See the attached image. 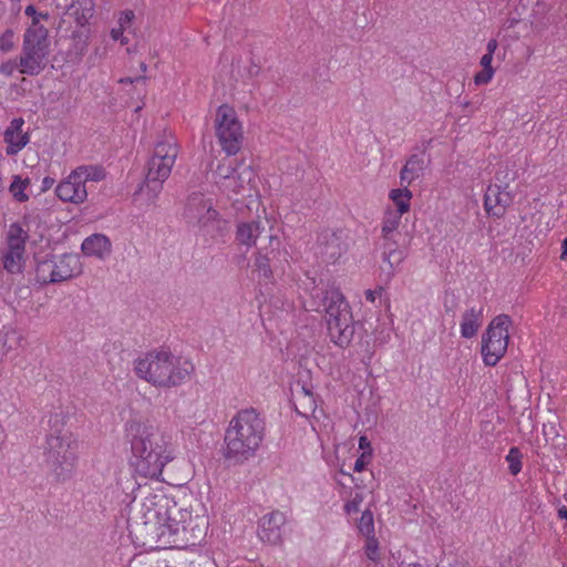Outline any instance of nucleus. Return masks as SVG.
I'll return each mask as SVG.
<instances>
[{
	"mask_svg": "<svg viewBox=\"0 0 567 567\" xmlns=\"http://www.w3.org/2000/svg\"><path fill=\"white\" fill-rule=\"evenodd\" d=\"M126 439L131 444V465L144 478L159 480L165 464L174 458L167 451L168 442L152 425L131 420L125 424Z\"/></svg>",
	"mask_w": 567,
	"mask_h": 567,
	"instance_id": "obj_1",
	"label": "nucleus"
},
{
	"mask_svg": "<svg viewBox=\"0 0 567 567\" xmlns=\"http://www.w3.org/2000/svg\"><path fill=\"white\" fill-rule=\"evenodd\" d=\"M265 436V420L257 410L244 409L230 420L224 436L223 456L229 466L241 465L256 455Z\"/></svg>",
	"mask_w": 567,
	"mask_h": 567,
	"instance_id": "obj_2",
	"label": "nucleus"
},
{
	"mask_svg": "<svg viewBox=\"0 0 567 567\" xmlns=\"http://www.w3.org/2000/svg\"><path fill=\"white\" fill-rule=\"evenodd\" d=\"M321 306L330 341L340 349L348 348L355 333V322L343 293L338 288L322 290Z\"/></svg>",
	"mask_w": 567,
	"mask_h": 567,
	"instance_id": "obj_3",
	"label": "nucleus"
},
{
	"mask_svg": "<svg viewBox=\"0 0 567 567\" xmlns=\"http://www.w3.org/2000/svg\"><path fill=\"white\" fill-rule=\"evenodd\" d=\"M49 30L34 18L23 34L20 73L37 76L44 71L50 55Z\"/></svg>",
	"mask_w": 567,
	"mask_h": 567,
	"instance_id": "obj_4",
	"label": "nucleus"
},
{
	"mask_svg": "<svg viewBox=\"0 0 567 567\" xmlns=\"http://www.w3.org/2000/svg\"><path fill=\"white\" fill-rule=\"evenodd\" d=\"M174 357L165 350L146 353L135 361V373L156 386L175 385Z\"/></svg>",
	"mask_w": 567,
	"mask_h": 567,
	"instance_id": "obj_5",
	"label": "nucleus"
},
{
	"mask_svg": "<svg viewBox=\"0 0 567 567\" xmlns=\"http://www.w3.org/2000/svg\"><path fill=\"white\" fill-rule=\"evenodd\" d=\"M512 319L508 315L496 316L482 336L481 353L487 367H495L506 353L508 347V327Z\"/></svg>",
	"mask_w": 567,
	"mask_h": 567,
	"instance_id": "obj_6",
	"label": "nucleus"
},
{
	"mask_svg": "<svg viewBox=\"0 0 567 567\" xmlns=\"http://www.w3.org/2000/svg\"><path fill=\"white\" fill-rule=\"evenodd\" d=\"M216 135L221 150L228 155H235L243 145V127L234 107L221 104L216 112Z\"/></svg>",
	"mask_w": 567,
	"mask_h": 567,
	"instance_id": "obj_7",
	"label": "nucleus"
},
{
	"mask_svg": "<svg viewBox=\"0 0 567 567\" xmlns=\"http://www.w3.org/2000/svg\"><path fill=\"white\" fill-rule=\"evenodd\" d=\"M179 523H183L182 540L184 542V545H179V551L187 553L189 549L190 554L196 557L189 559L185 558V561L188 563L189 567L199 566L200 561L206 558L205 555L199 553L198 546L206 536L208 522L204 516L196 515L195 517H192L187 511H181Z\"/></svg>",
	"mask_w": 567,
	"mask_h": 567,
	"instance_id": "obj_8",
	"label": "nucleus"
},
{
	"mask_svg": "<svg viewBox=\"0 0 567 567\" xmlns=\"http://www.w3.org/2000/svg\"><path fill=\"white\" fill-rule=\"evenodd\" d=\"M177 157V150L166 143H157L152 157L147 163V174L145 178L146 187L156 193L162 183L169 176L172 167Z\"/></svg>",
	"mask_w": 567,
	"mask_h": 567,
	"instance_id": "obj_9",
	"label": "nucleus"
},
{
	"mask_svg": "<svg viewBox=\"0 0 567 567\" xmlns=\"http://www.w3.org/2000/svg\"><path fill=\"white\" fill-rule=\"evenodd\" d=\"M193 207L197 208L198 225L205 235L212 238L225 236L228 228L227 220L221 218L220 214L213 208L212 204L206 203L202 195L193 194V196L188 198L185 208L186 218L192 217Z\"/></svg>",
	"mask_w": 567,
	"mask_h": 567,
	"instance_id": "obj_10",
	"label": "nucleus"
},
{
	"mask_svg": "<svg viewBox=\"0 0 567 567\" xmlns=\"http://www.w3.org/2000/svg\"><path fill=\"white\" fill-rule=\"evenodd\" d=\"M50 433L47 435V445L44 451V461L47 466L56 461L61 454L76 451V441L72 434L63 431L64 416L62 414H52L49 419Z\"/></svg>",
	"mask_w": 567,
	"mask_h": 567,
	"instance_id": "obj_11",
	"label": "nucleus"
},
{
	"mask_svg": "<svg viewBox=\"0 0 567 567\" xmlns=\"http://www.w3.org/2000/svg\"><path fill=\"white\" fill-rule=\"evenodd\" d=\"M157 518L159 523L157 534L158 549H174L177 542V507L174 498L164 496L157 504Z\"/></svg>",
	"mask_w": 567,
	"mask_h": 567,
	"instance_id": "obj_12",
	"label": "nucleus"
},
{
	"mask_svg": "<svg viewBox=\"0 0 567 567\" xmlns=\"http://www.w3.org/2000/svg\"><path fill=\"white\" fill-rule=\"evenodd\" d=\"M287 522L285 513L272 511L259 519L258 536L262 543L278 545L282 542L284 526Z\"/></svg>",
	"mask_w": 567,
	"mask_h": 567,
	"instance_id": "obj_13",
	"label": "nucleus"
},
{
	"mask_svg": "<svg viewBox=\"0 0 567 567\" xmlns=\"http://www.w3.org/2000/svg\"><path fill=\"white\" fill-rule=\"evenodd\" d=\"M508 185L489 184L484 194V208L488 216L501 218L506 208L513 203V196L507 192Z\"/></svg>",
	"mask_w": 567,
	"mask_h": 567,
	"instance_id": "obj_14",
	"label": "nucleus"
},
{
	"mask_svg": "<svg viewBox=\"0 0 567 567\" xmlns=\"http://www.w3.org/2000/svg\"><path fill=\"white\" fill-rule=\"evenodd\" d=\"M52 259L54 278L58 282L70 280L82 274V264L78 254L50 255Z\"/></svg>",
	"mask_w": 567,
	"mask_h": 567,
	"instance_id": "obj_15",
	"label": "nucleus"
},
{
	"mask_svg": "<svg viewBox=\"0 0 567 567\" xmlns=\"http://www.w3.org/2000/svg\"><path fill=\"white\" fill-rule=\"evenodd\" d=\"M55 194L64 203L82 204L87 198L86 187L82 184V179L73 177V171L58 184Z\"/></svg>",
	"mask_w": 567,
	"mask_h": 567,
	"instance_id": "obj_16",
	"label": "nucleus"
},
{
	"mask_svg": "<svg viewBox=\"0 0 567 567\" xmlns=\"http://www.w3.org/2000/svg\"><path fill=\"white\" fill-rule=\"evenodd\" d=\"M24 120L16 117L3 133V140L8 144L6 153L9 156L18 154L30 141L29 134L22 131Z\"/></svg>",
	"mask_w": 567,
	"mask_h": 567,
	"instance_id": "obj_17",
	"label": "nucleus"
},
{
	"mask_svg": "<svg viewBox=\"0 0 567 567\" xmlns=\"http://www.w3.org/2000/svg\"><path fill=\"white\" fill-rule=\"evenodd\" d=\"M85 256L105 259L112 251V244L107 236L103 234H93L86 237L81 246Z\"/></svg>",
	"mask_w": 567,
	"mask_h": 567,
	"instance_id": "obj_18",
	"label": "nucleus"
},
{
	"mask_svg": "<svg viewBox=\"0 0 567 567\" xmlns=\"http://www.w3.org/2000/svg\"><path fill=\"white\" fill-rule=\"evenodd\" d=\"M76 463V451L61 454L56 461L51 462L48 467L56 482L64 483L72 478Z\"/></svg>",
	"mask_w": 567,
	"mask_h": 567,
	"instance_id": "obj_19",
	"label": "nucleus"
},
{
	"mask_svg": "<svg viewBox=\"0 0 567 567\" xmlns=\"http://www.w3.org/2000/svg\"><path fill=\"white\" fill-rule=\"evenodd\" d=\"M266 237L269 240L270 250H268L267 247H260L258 249L255 259V267L259 276L269 279L272 276L270 261L276 257V248L274 247V244H276V246H279V239L277 236L271 234L267 235Z\"/></svg>",
	"mask_w": 567,
	"mask_h": 567,
	"instance_id": "obj_20",
	"label": "nucleus"
},
{
	"mask_svg": "<svg viewBox=\"0 0 567 567\" xmlns=\"http://www.w3.org/2000/svg\"><path fill=\"white\" fill-rule=\"evenodd\" d=\"M425 169L424 153L412 154L406 159L400 172V184L411 185L412 182L421 177Z\"/></svg>",
	"mask_w": 567,
	"mask_h": 567,
	"instance_id": "obj_21",
	"label": "nucleus"
},
{
	"mask_svg": "<svg viewBox=\"0 0 567 567\" xmlns=\"http://www.w3.org/2000/svg\"><path fill=\"white\" fill-rule=\"evenodd\" d=\"M483 311L484 308L481 307H471L467 309L463 316L461 321V336L465 339L473 338L483 323Z\"/></svg>",
	"mask_w": 567,
	"mask_h": 567,
	"instance_id": "obj_22",
	"label": "nucleus"
},
{
	"mask_svg": "<svg viewBox=\"0 0 567 567\" xmlns=\"http://www.w3.org/2000/svg\"><path fill=\"white\" fill-rule=\"evenodd\" d=\"M321 238L320 254L327 259V261L334 262L346 250L343 243L336 233L326 234Z\"/></svg>",
	"mask_w": 567,
	"mask_h": 567,
	"instance_id": "obj_23",
	"label": "nucleus"
},
{
	"mask_svg": "<svg viewBox=\"0 0 567 567\" xmlns=\"http://www.w3.org/2000/svg\"><path fill=\"white\" fill-rule=\"evenodd\" d=\"M265 231L260 221L243 223L237 226L236 238L241 245L251 247Z\"/></svg>",
	"mask_w": 567,
	"mask_h": 567,
	"instance_id": "obj_24",
	"label": "nucleus"
},
{
	"mask_svg": "<svg viewBox=\"0 0 567 567\" xmlns=\"http://www.w3.org/2000/svg\"><path fill=\"white\" fill-rule=\"evenodd\" d=\"M27 239L28 234L21 225L18 223L11 224L7 235V250L24 252Z\"/></svg>",
	"mask_w": 567,
	"mask_h": 567,
	"instance_id": "obj_25",
	"label": "nucleus"
},
{
	"mask_svg": "<svg viewBox=\"0 0 567 567\" xmlns=\"http://www.w3.org/2000/svg\"><path fill=\"white\" fill-rule=\"evenodd\" d=\"M70 14L74 17L78 25L84 27L93 17L94 4L92 0H78L70 7Z\"/></svg>",
	"mask_w": 567,
	"mask_h": 567,
	"instance_id": "obj_26",
	"label": "nucleus"
},
{
	"mask_svg": "<svg viewBox=\"0 0 567 567\" xmlns=\"http://www.w3.org/2000/svg\"><path fill=\"white\" fill-rule=\"evenodd\" d=\"M73 177L82 179L85 186L86 182H100L105 178V171L100 165H81L73 169Z\"/></svg>",
	"mask_w": 567,
	"mask_h": 567,
	"instance_id": "obj_27",
	"label": "nucleus"
},
{
	"mask_svg": "<svg viewBox=\"0 0 567 567\" xmlns=\"http://www.w3.org/2000/svg\"><path fill=\"white\" fill-rule=\"evenodd\" d=\"M53 278L54 269L50 256L43 259H37L35 281L41 286L56 284V280H53Z\"/></svg>",
	"mask_w": 567,
	"mask_h": 567,
	"instance_id": "obj_28",
	"label": "nucleus"
},
{
	"mask_svg": "<svg viewBox=\"0 0 567 567\" xmlns=\"http://www.w3.org/2000/svg\"><path fill=\"white\" fill-rule=\"evenodd\" d=\"M389 197L396 206L395 214H400L402 216L404 213L409 212L412 193L406 185L403 188L392 189Z\"/></svg>",
	"mask_w": 567,
	"mask_h": 567,
	"instance_id": "obj_29",
	"label": "nucleus"
},
{
	"mask_svg": "<svg viewBox=\"0 0 567 567\" xmlns=\"http://www.w3.org/2000/svg\"><path fill=\"white\" fill-rule=\"evenodd\" d=\"M23 254L24 252L6 250L2 256L3 268L10 274H20L23 267Z\"/></svg>",
	"mask_w": 567,
	"mask_h": 567,
	"instance_id": "obj_30",
	"label": "nucleus"
},
{
	"mask_svg": "<svg viewBox=\"0 0 567 567\" xmlns=\"http://www.w3.org/2000/svg\"><path fill=\"white\" fill-rule=\"evenodd\" d=\"M29 178H21L20 175H14L13 181L9 187V190L13 198L19 203H24L29 199V196L24 193L25 188L29 186Z\"/></svg>",
	"mask_w": 567,
	"mask_h": 567,
	"instance_id": "obj_31",
	"label": "nucleus"
},
{
	"mask_svg": "<svg viewBox=\"0 0 567 567\" xmlns=\"http://www.w3.org/2000/svg\"><path fill=\"white\" fill-rule=\"evenodd\" d=\"M401 215L395 213H389L382 224V238L383 239H391L392 237H396L399 234L396 233V229L401 221Z\"/></svg>",
	"mask_w": 567,
	"mask_h": 567,
	"instance_id": "obj_32",
	"label": "nucleus"
},
{
	"mask_svg": "<svg viewBox=\"0 0 567 567\" xmlns=\"http://www.w3.org/2000/svg\"><path fill=\"white\" fill-rule=\"evenodd\" d=\"M523 453L517 446H512L508 454L505 456V461L508 464V471L513 476L520 473L523 468Z\"/></svg>",
	"mask_w": 567,
	"mask_h": 567,
	"instance_id": "obj_33",
	"label": "nucleus"
},
{
	"mask_svg": "<svg viewBox=\"0 0 567 567\" xmlns=\"http://www.w3.org/2000/svg\"><path fill=\"white\" fill-rule=\"evenodd\" d=\"M358 529L365 537L374 536L373 513L370 509L362 512L358 523Z\"/></svg>",
	"mask_w": 567,
	"mask_h": 567,
	"instance_id": "obj_34",
	"label": "nucleus"
},
{
	"mask_svg": "<svg viewBox=\"0 0 567 567\" xmlns=\"http://www.w3.org/2000/svg\"><path fill=\"white\" fill-rule=\"evenodd\" d=\"M404 259L405 252L400 248L382 252V260L386 262L391 268V272L389 274V276L394 275L395 268L399 267Z\"/></svg>",
	"mask_w": 567,
	"mask_h": 567,
	"instance_id": "obj_35",
	"label": "nucleus"
},
{
	"mask_svg": "<svg viewBox=\"0 0 567 567\" xmlns=\"http://www.w3.org/2000/svg\"><path fill=\"white\" fill-rule=\"evenodd\" d=\"M16 48L14 31L11 28L0 31V53H9Z\"/></svg>",
	"mask_w": 567,
	"mask_h": 567,
	"instance_id": "obj_36",
	"label": "nucleus"
},
{
	"mask_svg": "<svg viewBox=\"0 0 567 567\" xmlns=\"http://www.w3.org/2000/svg\"><path fill=\"white\" fill-rule=\"evenodd\" d=\"M237 173V168L229 164H219L215 171L217 177L223 178L225 181H229L230 183L235 179V175Z\"/></svg>",
	"mask_w": 567,
	"mask_h": 567,
	"instance_id": "obj_37",
	"label": "nucleus"
},
{
	"mask_svg": "<svg viewBox=\"0 0 567 567\" xmlns=\"http://www.w3.org/2000/svg\"><path fill=\"white\" fill-rule=\"evenodd\" d=\"M20 56L7 60L0 64V73L7 78L12 76L16 70L20 71Z\"/></svg>",
	"mask_w": 567,
	"mask_h": 567,
	"instance_id": "obj_38",
	"label": "nucleus"
},
{
	"mask_svg": "<svg viewBox=\"0 0 567 567\" xmlns=\"http://www.w3.org/2000/svg\"><path fill=\"white\" fill-rule=\"evenodd\" d=\"M378 549H379V545H378V540L375 539V537L374 536L367 537L365 555L370 560L377 561L379 559Z\"/></svg>",
	"mask_w": 567,
	"mask_h": 567,
	"instance_id": "obj_39",
	"label": "nucleus"
},
{
	"mask_svg": "<svg viewBox=\"0 0 567 567\" xmlns=\"http://www.w3.org/2000/svg\"><path fill=\"white\" fill-rule=\"evenodd\" d=\"M363 501L361 493H355L354 496L344 504V512L350 515L360 511V505Z\"/></svg>",
	"mask_w": 567,
	"mask_h": 567,
	"instance_id": "obj_40",
	"label": "nucleus"
},
{
	"mask_svg": "<svg viewBox=\"0 0 567 567\" xmlns=\"http://www.w3.org/2000/svg\"><path fill=\"white\" fill-rule=\"evenodd\" d=\"M301 393L305 400V408L311 412L316 410L317 403H316V396L315 393L307 388L305 384L301 386Z\"/></svg>",
	"mask_w": 567,
	"mask_h": 567,
	"instance_id": "obj_41",
	"label": "nucleus"
},
{
	"mask_svg": "<svg viewBox=\"0 0 567 567\" xmlns=\"http://www.w3.org/2000/svg\"><path fill=\"white\" fill-rule=\"evenodd\" d=\"M134 18H135V14L132 10H126V11L121 12L120 18H118V27L126 30L127 28L131 27Z\"/></svg>",
	"mask_w": 567,
	"mask_h": 567,
	"instance_id": "obj_42",
	"label": "nucleus"
},
{
	"mask_svg": "<svg viewBox=\"0 0 567 567\" xmlns=\"http://www.w3.org/2000/svg\"><path fill=\"white\" fill-rule=\"evenodd\" d=\"M494 75V69H483L474 76V81L476 84H487Z\"/></svg>",
	"mask_w": 567,
	"mask_h": 567,
	"instance_id": "obj_43",
	"label": "nucleus"
},
{
	"mask_svg": "<svg viewBox=\"0 0 567 567\" xmlns=\"http://www.w3.org/2000/svg\"><path fill=\"white\" fill-rule=\"evenodd\" d=\"M195 371L194 364L189 360L179 362V380L189 377Z\"/></svg>",
	"mask_w": 567,
	"mask_h": 567,
	"instance_id": "obj_44",
	"label": "nucleus"
},
{
	"mask_svg": "<svg viewBox=\"0 0 567 567\" xmlns=\"http://www.w3.org/2000/svg\"><path fill=\"white\" fill-rule=\"evenodd\" d=\"M124 31H125V30H124V29H122L121 27H118V28H113V29L111 30V38H112L114 41L120 40V41H121V44H126V43L128 42V39H127V38H125V37L123 35Z\"/></svg>",
	"mask_w": 567,
	"mask_h": 567,
	"instance_id": "obj_45",
	"label": "nucleus"
},
{
	"mask_svg": "<svg viewBox=\"0 0 567 567\" xmlns=\"http://www.w3.org/2000/svg\"><path fill=\"white\" fill-rule=\"evenodd\" d=\"M456 307H457V303H456V298H455L454 293L451 295V302H449L447 295H446L445 296V301H444L445 312L446 313L451 312L452 315H454Z\"/></svg>",
	"mask_w": 567,
	"mask_h": 567,
	"instance_id": "obj_46",
	"label": "nucleus"
},
{
	"mask_svg": "<svg viewBox=\"0 0 567 567\" xmlns=\"http://www.w3.org/2000/svg\"><path fill=\"white\" fill-rule=\"evenodd\" d=\"M367 454L362 453L354 462L353 471L354 472H362L365 468V465L368 463L367 461Z\"/></svg>",
	"mask_w": 567,
	"mask_h": 567,
	"instance_id": "obj_47",
	"label": "nucleus"
},
{
	"mask_svg": "<svg viewBox=\"0 0 567 567\" xmlns=\"http://www.w3.org/2000/svg\"><path fill=\"white\" fill-rule=\"evenodd\" d=\"M24 13H25L27 16H29V17H32V20H33L34 18H38V21H39V22H40V18H44V19H47V18H48V14H43V13H41V12H38V11H37V9H35V7H34V6H32V4H30V6H28V7L25 8Z\"/></svg>",
	"mask_w": 567,
	"mask_h": 567,
	"instance_id": "obj_48",
	"label": "nucleus"
},
{
	"mask_svg": "<svg viewBox=\"0 0 567 567\" xmlns=\"http://www.w3.org/2000/svg\"><path fill=\"white\" fill-rule=\"evenodd\" d=\"M382 291H383L382 287H379V288H377L374 290H371V289L365 290V292H364L365 300L369 301V302H374L377 296H381Z\"/></svg>",
	"mask_w": 567,
	"mask_h": 567,
	"instance_id": "obj_49",
	"label": "nucleus"
},
{
	"mask_svg": "<svg viewBox=\"0 0 567 567\" xmlns=\"http://www.w3.org/2000/svg\"><path fill=\"white\" fill-rule=\"evenodd\" d=\"M383 240H384V243H383V251L399 249L398 240H396L395 237H392L391 239H383Z\"/></svg>",
	"mask_w": 567,
	"mask_h": 567,
	"instance_id": "obj_50",
	"label": "nucleus"
},
{
	"mask_svg": "<svg viewBox=\"0 0 567 567\" xmlns=\"http://www.w3.org/2000/svg\"><path fill=\"white\" fill-rule=\"evenodd\" d=\"M146 81V78L145 76H135V78H124V79H121L120 80V83H123V84H126V83H130V84H133V83H145Z\"/></svg>",
	"mask_w": 567,
	"mask_h": 567,
	"instance_id": "obj_51",
	"label": "nucleus"
},
{
	"mask_svg": "<svg viewBox=\"0 0 567 567\" xmlns=\"http://www.w3.org/2000/svg\"><path fill=\"white\" fill-rule=\"evenodd\" d=\"M492 61H493V55L491 54H484L482 58H481V65L483 66V69L487 70V69H493L492 68Z\"/></svg>",
	"mask_w": 567,
	"mask_h": 567,
	"instance_id": "obj_52",
	"label": "nucleus"
},
{
	"mask_svg": "<svg viewBox=\"0 0 567 567\" xmlns=\"http://www.w3.org/2000/svg\"><path fill=\"white\" fill-rule=\"evenodd\" d=\"M54 183H55L54 178L49 177V176L44 177L42 179L41 192L49 190L53 186Z\"/></svg>",
	"mask_w": 567,
	"mask_h": 567,
	"instance_id": "obj_53",
	"label": "nucleus"
},
{
	"mask_svg": "<svg viewBox=\"0 0 567 567\" xmlns=\"http://www.w3.org/2000/svg\"><path fill=\"white\" fill-rule=\"evenodd\" d=\"M496 49H497V40L491 39L486 45V54L494 55Z\"/></svg>",
	"mask_w": 567,
	"mask_h": 567,
	"instance_id": "obj_54",
	"label": "nucleus"
},
{
	"mask_svg": "<svg viewBox=\"0 0 567 567\" xmlns=\"http://www.w3.org/2000/svg\"><path fill=\"white\" fill-rule=\"evenodd\" d=\"M560 259L561 260H566L567 259V238H565L561 243V255H560Z\"/></svg>",
	"mask_w": 567,
	"mask_h": 567,
	"instance_id": "obj_55",
	"label": "nucleus"
},
{
	"mask_svg": "<svg viewBox=\"0 0 567 567\" xmlns=\"http://www.w3.org/2000/svg\"><path fill=\"white\" fill-rule=\"evenodd\" d=\"M369 445H370V442L368 441V439L365 436H361L359 440V447L363 450Z\"/></svg>",
	"mask_w": 567,
	"mask_h": 567,
	"instance_id": "obj_56",
	"label": "nucleus"
},
{
	"mask_svg": "<svg viewBox=\"0 0 567 567\" xmlns=\"http://www.w3.org/2000/svg\"><path fill=\"white\" fill-rule=\"evenodd\" d=\"M156 567H175V566H169L167 558H163V559L157 561V566Z\"/></svg>",
	"mask_w": 567,
	"mask_h": 567,
	"instance_id": "obj_57",
	"label": "nucleus"
},
{
	"mask_svg": "<svg viewBox=\"0 0 567 567\" xmlns=\"http://www.w3.org/2000/svg\"><path fill=\"white\" fill-rule=\"evenodd\" d=\"M141 69H142L143 72H145L146 69H147V66H146V64L144 62L141 63Z\"/></svg>",
	"mask_w": 567,
	"mask_h": 567,
	"instance_id": "obj_58",
	"label": "nucleus"
}]
</instances>
